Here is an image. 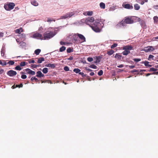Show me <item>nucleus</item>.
<instances>
[{
	"label": "nucleus",
	"instance_id": "obj_48",
	"mask_svg": "<svg viewBox=\"0 0 158 158\" xmlns=\"http://www.w3.org/2000/svg\"><path fill=\"white\" fill-rule=\"evenodd\" d=\"M87 60L89 62H91L93 60V59L92 57H88L87 58Z\"/></svg>",
	"mask_w": 158,
	"mask_h": 158
},
{
	"label": "nucleus",
	"instance_id": "obj_36",
	"mask_svg": "<svg viewBox=\"0 0 158 158\" xmlns=\"http://www.w3.org/2000/svg\"><path fill=\"white\" fill-rule=\"evenodd\" d=\"M7 64V63L6 62V61H5V60H2L1 65L2 66H5Z\"/></svg>",
	"mask_w": 158,
	"mask_h": 158
},
{
	"label": "nucleus",
	"instance_id": "obj_58",
	"mask_svg": "<svg viewBox=\"0 0 158 158\" xmlns=\"http://www.w3.org/2000/svg\"><path fill=\"white\" fill-rule=\"evenodd\" d=\"M41 83H46L47 82H48V83L49 81H43V80H41Z\"/></svg>",
	"mask_w": 158,
	"mask_h": 158
},
{
	"label": "nucleus",
	"instance_id": "obj_47",
	"mask_svg": "<svg viewBox=\"0 0 158 158\" xmlns=\"http://www.w3.org/2000/svg\"><path fill=\"white\" fill-rule=\"evenodd\" d=\"M27 77V76L25 74H23L21 76V78L23 79H25Z\"/></svg>",
	"mask_w": 158,
	"mask_h": 158
},
{
	"label": "nucleus",
	"instance_id": "obj_35",
	"mask_svg": "<svg viewBox=\"0 0 158 158\" xmlns=\"http://www.w3.org/2000/svg\"><path fill=\"white\" fill-rule=\"evenodd\" d=\"M43 73H46L48 72V69L47 68H44L42 70Z\"/></svg>",
	"mask_w": 158,
	"mask_h": 158
},
{
	"label": "nucleus",
	"instance_id": "obj_38",
	"mask_svg": "<svg viewBox=\"0 0 158 158\" xmlns=\"http://www.w3.org/2000/svg\"><path fill=\"white\" fill-rule=\"evenodd\" d=\"M26 65V63L25 61L21 62L20 64V66L21 67L24 66Z\"/></svg>",
	"mask_w": 158,
	"mask_h": 158
},
{
	"label": "nucleus",
	"instance_id": "obj_43",
	"mask_svg": "<svg viewBox=\"0 0 158 158\" xmlns=\"http://www.w3.org/2000/svg\"><path fill=\"white\" fill-rule=\"evenodd\" d=\"M133 60H134L136 62H137L139 61H140L141 60V59L139 58H134L133 59Z\"/></svg>",
	"mask_w": 158,
	"mask_h": 158
},
{
	"label": "nucleus",
	"instance_id": "obj_44",
	"mask_svg": "<svg viewBox=\"0 0 158 158\" xmlns=\"http://www.w3.org/2000/svg\"><path fill=\"white\" fill-rule=\"evenodd\" d=\"M23 86V84L22 83H21L19 85H16V87L21 88Z\"/></svg>",
	"mask_w": 158,
	"mask_h": 158
},
{
	"label": "nucleus",
	"instance_id": "obj_12",
	"mask_svg": "<svg viewBox=\"0 0 158 158\" xmlns=\"http://www.w3.org/2000/svg\"><path fill=\"white\" fill-rule=\"evenodd\" d=\"M78 37L81 40V42H85L86 41V39L84 36L82 34L78 33Z\"/></svg>",
	"mask_w": 158,
	"mask_h": 158
},
{
	"label": "nucleus",
	"instance_id": "obj_13",
	"mask_svg": "<svg viewBox=\"0 0 158 158\" xmlns=\"http://www.w3.org/2000/svg\"><path fill=\"white\" fill-rule=\"evenodd\" d=\"M37 75L36 77H43L44 75L40 71H38L36 72Z\"/></svg>",
	"mask_w": 158,
	"mask_h": 158
},
{
	"label": "nucleus",
	"instance_id": "obj_22",
	"mask_svg": "<svg viewBox=\"0 0 158 158\" xmlns=\"http://www.w3.org/2000/svg\"><path fill=\"white\" fill-rule=\"evenodd\" d=\"M114 52V51L112 50H110V51H108L107 52V54L109 56H110L113 54Z\"/></svg>",
	"mask_w": 158,
	"mask_h": 158
},
{
	"label": "nucleus",
	"instance_id": "obj_6",
	"mask_svg": "<svg viewBox=\"0 0 158 158\" xmlns=\"http://www.w3.org/2000/svg\"><path fill=\"white\" fill-rule=\"evenodd\" d=\"M75 13L73 12H70L66 13L65 15L60 17L61 19H65L68 18H70L74 15Z\"/></svg>",
	"mask_w": 158,
	"mask_h": 158
},
{
	"label": "nucleus",
	"instance_id": "obj_49",
	"mask_svg": "<svg viewBox=\"0 0 158 158\" xmlns=\"http://www.w3.org/2000/svg\"><path fill=\"white\" fill-rule=\"evenodd\" d=\"M64 69L65 71H68L69 70V67L68 66H66L64 67Z\"/></svg>",
	"mask_w": 158,
	"mask_h": 158
},
{
	"label": "nucleus",
	"instance_id": "obj_61",
	"mask_svg": "<svg viewBox=\"0 0 158 158\" xmlns=\"http://www.w3.org/2000/svg\"><path fill=\"white\" fill-rule=\"evenodd\" d=\"M135 65H131L129 66V67L131 69H132L135 68Z\"/></svg>",
	"mask_w": 158,
	"mask_h": 158
},
{
	"label": "nucleus",
	"instance_id": "obj_39",
	"mask_svg": "<svg viewBox=\"0 0 158 158\" xmlns=\"http://www.w3.org/2000/svg\"><path fill=\"white\" fill-rule=\"evenodd\" d=\"M89 67L90 68L94 69H96L97 68V67L96 65L93 64L90 65L89 66Z\"/></svg>",
	"mask_w": 158,
	"mask_h": 158
},
{
	"label": "nucleus",
	"instance_id": "obj_30",
	"mask_svg": "<svg viewBox=\"0 0 158 158\" xmlns=\"http://www.w3.org/2000/svg\"><path fill=\"white\" fill-rule=\"evenodd\" d=\"M157 70L158 69H155L154 68H151L149 70H148V71L150 72L151 71L156 72Z\"/></svg>",
	"mask_w": 158,
	"mask_h": 158
},
{
	"label": "nucleus",
	"instance_id": "obj_42",
	"mask_svg": "<svg viewBox=\"0 0 158 158\" xmlns=\"http://www.w3.org/2000/svg\"><path fill=\"white\" fill-rule=\"evenodd\" d=\"M25 71L27 72V73H28V74H30L31 71V69H29L27 68L26 69Z\"/></svg>",
	"mask_w": 158,
	"mask_h": 158
},
{
	"label": "nucleus",
	"instance_id": "obj_53",
	"mask_svg": "<svg viewBox=\"0 0 158 158\" xmlns=\"http://www.w3.org/2000/svg\"><path fill=\"white\" fill-rule=\"evenodd\" d=\"M100 60L99 59V58L97 57V58H96V60L95 61V63H99L100 62Z\"/></svg>",
	"mask_w": 158,
	"mask_h": 158
},
{
	"label": "nucleus",
	"instance_id": "obj_18",
	"mask_svg": "<svg viewBox=\"0 0 158 158\" xmlns=\"http://www.w3.org/2000/svg\"><path fill=\"white\" fill-rule=\"evenodd\" d=\"M142 63L144 64V65L146 67H151L152 66V65L149 64H148L149 62L148 61H143Z\"/></svg>",
	"mask_w": 158,
	"mask_h": 158
},
{
	"label": "nucleus",
	"instance_id": "obj_45",
	"mask_svg": "<svg viewBox=\"0 0 158 158\" xmlns=\"http://www.w3.org/2000/svg\"><path fill=\"white\" fill-rule=\"evenodd\" d=\"M139 70H136V69H134L133 70H132L131 71V73H133L135 72H139Z\"/></svg>",
	"mask_w": 158,
	"mask_h": 158
},
{
	"label": "nucleus",
	"instance_id": "obj_9",
	"mask_svg": "<svg viewBox=\"0 0 158 158\" xmlns=\"http://www.w3.org/2000/svg\"><path fill=\"white\" fill-rule=\"evenodd\" d=\"M126 2H124L122 4V6L124 8L128 9H132L133 7L131 5L129 4H126Z\"/></svg>",
	"mask_w": 158,
	"mask_h": 158
},
{
	"label": "nucleus",
	"instance_id": "obj_19",
	"mask_svg": "<svg viewBox=\"0 0 158 158\" xmlns=\"http://www.w3.org/2000/svg\"><path fill=\"white\" fill-rule=\"evenodd\" d=\"M46 66L48 67H51L52 69H54L55 67V65L54 64H46Z\"/></svg>",
	"mask_w": 158,
	"mask_h": 158
},
{
	"label": "nucleus",
	"instance_id": "obj_31",
	"mask_svg": "<svg viewBox=\"0 0 158 158\" xmlns=\"http://www.w3.org/2000/svg\"><path fill=\"white\" fill-rule=\"evenodd\" d=\"M73 71L75 72L76 73H79L81 71V70L77 68V69H74Z\"/></svg>",
	"mask_w": 158,
	"mask_h": 158
},
{
	"label": "nucleus",
	"instance_id": "obj_24",
	"mask_svg": "<svg viewBox=\"0 0 158 158\" xmlns=\"http://www.w3.org/2000/svg\"><path fill=\"white\" fill-rule=\"evenodd\" d=\"M19 44L20 46L22 47L25 46L26 45V43L23 41H21L19 42Z\"/></svg>",
	"mask_w": 158,
	"mask_h": 158
},
{
	"label": "nucleus",
	"instance_id": "obj_41",
	"mask_svg": "<svg viewBox=\"0 0 158 158\" xmlns=\"http://www.w3.org/2000/svg\"><path fill=\"white\" fill-rule=\"evenodd\" d=\"M118 45V44H117L116 43H114L113 45L111 46L110 48H115Z\"/></svg>",
	"mask_w": 158,
	"mask_h": 158
},
{
	"label": "nucleus",
	"instance_id": "obj_29",
	"mask_svg": "<svg viewBox=\"0 0 158 158\" xmlns=\"http://www.w3.org/2000/svg\"><path fill=\"white\" fill-rule=\"evenodd\" d=\"M66 49V47L64 46H62L61 47L59 50V51L60 52H62Z\"/></svg>",
	"mask_w": 158,
	"mask_h": 158
},
{
	"label": "nucleus",
	"instance_id": "obj_37",
	"mask_svg": "<svg viewBox=\"0 0 158 158\" xmlns=\"http://www.w3.org/2000/svg\"><path fill=\"white\" fill-rule=\"evenodd\" d=\"M47 21L48 22H50L52 21H55V20H54V19L53 18H47Z\"/></svg>",
	"mask_w": 158,
	"mask_h": 158
},
{
	"label": "nucleus",
	"instance_id": "obj_51",
	"mask_svg": "<svg viewBox=\"0 0 158 158\" xmlns=\"http://www.w3.org/2000/svg\"><path fill=\"white\" fill-rule=\"evenodd\" d=\"M136 21L138 22H140L141 21V19L139 18H138L137 17H135V19Z\"/></svg>",
	"mask_w": 158,
	"mask_h": 158
},
{
	"label": "nucleus",
	"instance_id": "obj_33",
	"mask_svg": "<svg viewBox=\"0 0 158 158\" xmlns=\"http://www.w3.org/2000/svg\"><path fill=\"white\" fill-rule=\"evenodd\" d=\"M14 64L15 62L14 60H10L7 63V64L10 65H13Z\"/></svg>",
	"mask_w": 158,
	"mask_h": 158
},
{
	"label": "nucleus",
	"instance_id": "obj_1",
	"mask_svg": "<svg viewBox=\"0 0 158 158\" xmlns=\"http://www.w3.org/2000/svg\"><path fill=\"white\" fill-rule=\"evenodd\" d=\"M134 23V19L131 17L127 16L125 17L123 20L118 23L116 26V27L118 28L122 26H124L125 23L128 24H132Z\"/></svg>",
	"mask_w": 158,
	"mask_h": 158
},
{
	"label": "nucleus",
	"instance_id": "obj_17",
	"mask_svg": "<svg viewBox=\"0 0 158 158\" xmlns=\"http://www.w3.org/2000/svg\"><path fill=\"white\" fill-rule=\"evenodd\" d=\"M122 56L119 53H116L115 54V58L117 60L120 59L121 58Z\"/></svg>",
	"mask_w": 158,
	"mask_h": 158
},
{
	"label": "nucleus",
	"instance_id": "obj_5",
	"mask_svg": "<svg viewBox=\"0 0 158 158\" xmlns=\"http://www.w3.org/2000/svg\"><path fill=\"white\" fill-rule=\"evenodd\" d=\"M15 6V4L14 3L9 2L8 4H5L4 7L6 10L10 11L13 9Z\"/></svg>",
	"mask_w": 158,
	"mask_h": 158
},
{
	"label": "nucleus",
	"instance_id": "obj_63",
	"mask_svg": "<svg viewBox=\"0 0 158 158\" xmlns=\"http://www.w3.org/2000/svg\"><path fill=\"white\" fill-rule=\"evenodd\" d=\"M152 74H156L158 75V72H153L152 73Z\"/></svg>",
	"mask_w": 158,
	"mask_h": 158
},
{
	"label": "nucleus",
	"instance_id": "obj_50",
	"mask_svg": "<svg viewBox=\"0 0 158 158\" xmlns=\"http://www.w3.org/2000/svg\"><path fill=\"white\" fill-rule=\"evenodd\" d=\"M1 53L2 54V56H4V52L3 50L2 49L1 51Z\"/></svg>",
	"mask_w": 158,
	"mask_h": 158
},
{
	"label": "nucleus",
	"instance_id": "obj_54",
	"mask_svg": "<svg viewBox=\"0 0 158 158\" xmlns=\"http://www.w3.org/2000/svg\"><path fill=\"white\" fill-rule=\"evenodd\" d=\"M93 13L92 11L91 12H88L87 13V15H92Z\"/></svg>",
	"mask_w": 158,
	"mask_h": 158
},
{
	"label": "nucleus",
	"instance_id": "obj_55",
	"mask_svg": "<svg viewBox=\"0 0 158 158\" xmlns=\"http://www.w3.org/2000/svg\"><path fill=\"white\" fill-rule=\"evenodd\" d=\"M4 72V70L2 69H0V74Z\"/></svg>",
	"mask_w": 158,
	"mask_h": 158
},
{
	"label": "nucleus",
	"instance_id": "obj_26",
	"mask_svg": "<svg viewBox=\"0 0 158 158\" xmlns=\"http://www.w3.org/2000/svg\"><path fill=\"white\" fill-rule=\"evenodd\" d=\"M31 80L32 81L33 80H35V81L36 82H39V83H40L39 82V80L37 78L35 77H32L31 79Z\"/></svg>",
	"mask_w": 158,
	"mask_h": 158
},
{
	"label": "nucleus",
	"instance_id": "obj_15",
	"mask_svg": "<svg viewBox=\"0 0 158 158\" xmlns=\"http://www.w3.org/2000/svg\"><path fill=\"white\" fill-rule=\"evenodd\" d=\"M31 3L32 5L35 6H37L39 5L38 2L35 0H31Z\"/></svg>",
	"mask_w": 158,
	"mask_h": 158
},
{
	"label": "nucleus",
	"instance_id": "obj_40",
	"mask_svg": "<svg viewBox=\"0 0 158 158\" xmlns=\"http://www.w3.org/2000/svg\"><path fill=\"white\" fill-rule=\"evenodd\" d=\"M103 73V71L102 70H100V71L98 73V75L99 76H102Z\"/></svg>",
	"mask_w": 158,
	"mask_h": 158
},
{
	"label": "nucleus",
	"instance_id": "obj_16",
	"mask_svg": "<svg viewBox=\"0 0 158 158\" xmlns=\"http://www.w3.org/2000/svg\"><path fill=\"white\" fill-rule=\"evenodd\" d=\"M23 31V30L22 27H20L18 29H16L15 31V32L16 33L20 34L21 32Z\"/></svg>",
	"mask_w": 158,
	"mask_h": 158
},
{
	"label": "nucleus",
	"instance_id": "obj_10",
	"mask_svg": "<svg viewBox=\"0 0 158 158\" xmlns=\"http://www.w3.org/2000/svg\"><path fill=\"white\" fill-rule=\"evenodd\" d=\"M94 20V18L92 17H89L85 20V23L87 24H89L90 23L93 22Z\"/></svg>",
	"mask_w": 158,
	"mask_h": 158
},
{
	"label": "nucleus",
	"instance_id": "obj_28",
	"mask_svg": "<svg viewBox=\"0 0 158 158\" xmlns=\"http://www.w3.org/2000/svg\"><path fill=\"white\" fill-rule=\"evenodd\" d=\"M73 51V49L71 48H69L67 49V52L68 53L72 52Z\"/></svg>",
	"mask_w": 158,
	"mask_h": 158
},
{
	"label": "nucleus",
	"instance_id": "obj_8",
	"mask_svg": "<svg viewBox=\"0 0 158 158\" xmlns=\"http://www.w3.org/2000/svg\"><path fill=\"white\" fill-rule=\"evenodd\" d=\"M154 49H155L153 46H149L145 47L143 50L145 52H149L152 51Z\"/></svg>",
	"mask_w": 158,
	"mask_h": 158
},
{
	"label": "nucleus",
	"instance_id": "obj_60",
	"mask_svg": "<svg viewBox=\"0 0 158 158\" xmlns=\"http://www.w3.org/2000/svg\"><path fill=\"white\" fill-rule=\"evenodd\" d=\"M4 33L3 32H0V38L2 37L3 36Z\"/></svg>",
	"mask_w": 158,
	"mask_h": 158
},
{
	"label": "nucleus",
	"instance_id": "obj_20",
	"mask_svg": "<svg viewBox=\"0 0 158 158\" xmlns=\"http://www.w3.org/2000/svg\"><path fill=\"white\" fill-rule=\"evenodd\" d=\"M44 60V59L43 57L40 58L38 59L37 63L39 64H40Z\"/></svg>",
	"mask_w": 158,
	"mask_h": 158
},
{
	"label": "nucleus",
	"instance_id": "obj_7",
	"mask_svg": "<svg viewBox=\"0 0 158 158\" xmlns=\"http://www.w3.org/2000/svg\"><path fill=\"white\" fill-rule=\"evenodd\" d=\"M33 38L37 39H39L41 40H44L43 36L41 34L38 33L36 32L33 35Z\"/></svg>",
	"mask_w": 158,
	"mask_h": 158
},
{
	"label": "nucleus",
	"instance_id": "obj_4",
	"mask_svg": "<svg viewBox=\"0 0 158 158\" xmlns=\"http://www.w3.org/2000/svg\"><path fill=\"white\" fill-rule=\"evenodd\" d=\"M133 47L131 45H127L124 46L123 49L124 50L122 52L123 55L126 56L130 53V51L133 49Z\"/></svg>",
	"mask_w": 158,
	"mask_h": 158
},
{
	"label": "nucleus",
	"instance_id": "obj_3",
	"mask_svg": "<svg viewBox=\"0 0 158 158\" xmlns=\"http://www.w3.org/2000/svg\"><path fill=\"white\" fill-rule=\"evenodd\" d=\"M100 25L101 23L99 22H95L90 26L93 31L98 32L101 31Z\"/></svg>",
	"mask_w": 158,
	"mask_h": 158
},
{
	"label": "nucleus",
	"instance_id": "obj_57",
	"mask_svg": "<svg viewBox=\"0 0 158 158\" xmlns=\"http://www.w3.org/2000/svg\"><path fill=\"white\" fill-rule=\"evenodd\" d=\"M60 44L61 45H65L66 44V43L64 42L61 41L60 42Z\"/></svg>",
	"mask_w": 158,
	"mask_h": 158
},
{
	"label": "nucleus",
	"instance_id": "obj_21",
	"mask_svg": "<svg viewBox=\"0 0 158 158\" xmlns=\"http://www.w3.org/2000/svg\"><path fill=\"white\" fill-rule=\"evenodd\" d=\"M99 5L101 8L103 9H104L105 8V4L103 2H101Z\"/></svg>",
	"mask_w": 158,
	"mask_h": 158
},
{
	"label": "nucleus",
	"instance_id": "obj_11",
	"mask_svg": "<svg viewBox=\"0 0 158 158\" xmlns=\"http://www.w3.org/2000/svg\"><path fill=\"white\" fill-rule=\"evenodd\" d=\"M7 74L10 77H13L17 74V72L14 70H10L7 72Z\"/></svg>",
	"mask_w": 158,
	"mask_h": 158
},
{
	"label": "nucleus",
	"instance_id": "obj_2",
	"mask_svg": "<svg viewBox=\"0 0 158 158\" xmlns=\"http://www.w3.org/2000/svg\"><path fill=\"white\" fill-rule=\"evenodd\" d=\"M56 33L51 31H48L45 32L44 34L43 39L44 40H48L56 35Z\"/></svg>",
	"mask_w": 158,
	"mask_h": 158
},
{
	"label": "nucleus",
	"instance_id": "obj_23",
	"mask_svg": "<svg viewBox=\"0 0 158 158\" xmlns=\"http://www.w3.org/2000/svg\"><path fill=\"white\" fill-rule=\"evenodd\" d=\"M154 22V23H158V17L157 16H155L153 17Z\"/></svg>",
	"mask_w": 158,
	"mask_h": 158
},
{
	"label": "nucleus",
	"instance_id": "obj_46",
	"mask_svg": "<svg viewBox=\"0 0 158 158\" xmlns=\"http://www.w3.org/2000/svg\"><path fill=\"white\" fill-rule=\"evenodd\" d=\"M39 65H35V64H32L31 65V67L34 68H36L37 67H39Z\"/></svg>",
	"mask_w": 158,
	"mask_h": 158
},
{
	"label": "nucleus",
	"instance_id": "obj_32",
	"mask_svg": "<svg viewBox=\"0 0 158 158\" xmlns=\"http://www.w3.org/2000/svg\"><path fill=\"white\" fill-rule=\"evenodd\" d=\"M154 57V56L150 54L149 55L148 60H151V59H152V60H153V57Z\"/></svg>",
	"mask_w": 158,
	"mask_h": 158
},
{
	"label": "nucleus",
	"instance_id": "obj_52",
	"mask_svg": "<svg viewBox=\"0 0 158 158\" xmlns=\"http://www.w3.org/2000/svg\"><path fill=\"white\" fill-rule=\"evenodd\" d=\"M35 74V72L31 70V71L30 74H31L32 75H34Z\"/></svg>",
	"mask_w": 158,
	"mask_h": 158
},
{
	"label": "nucleus",
	"instance_id": "obj_64",
	"mask_svg": "<svg viewBox=\"0 0 158 158\" xmlns=\"http://www.w3.org/2000/svg\"><path fill=\"white\" fill-rule=\"evenodd\" d=\"M94 72H91L90 73V75L91 76H93L94 75Z\"/></svg>",
	"mask_w": 158,
	"mask_h": 158
},
{
	"label": "nucleus",
	"instance_id": "obj_59",
	"mask_svg": "<svg viewBox=\"0 0 158 158\" xmlns=\"http://www.w3.org/2000/svg\"><path fill=\"white\" fill-rule=\"evenodd\" d=\"M123 66H124V65L123 64H120V65H119L117 67L118 68H121L123 67Z\"/></svg>",
	"mask_w": 158,
	"mask_h": 158
},
{
	"label": "nucleus",
	"instance_id": "obj_14",
	"mask_svg": "<svg viewBox=\"0 0 158 158\" xmlns=\"http://www.w3.org/2000/svg\"><path fill=\"white\" fill-rule=\"evenodd\" d=\"M78 33L74 34L73 36V40L75 42H77L78 41Z\"/></svg>",
	"mask_w": 158,
	"mask_h": 158
},
{
	"label": "nucleus",
	"instance_id": "obj_62",
	"mask_svg": "<svg viewBox=\"0 0 158 158\" xmlns=\"http://www.w3.org/2000/svg\"><path fill=\"white\" fill-rule=\"evenodd\" d=\"M29 63H35V60H31L29 61Z\"/></svg>",
	"mask_w": 158,
	"mask_h": 158
},
{
	"label": "nucleus",
	"instance_id": "obj_34",
	"mask_svg": "<svg viewBox=\"0 0 158 158\" xmlns=\"http://www.w3.org/2000/svg\"><path fill=\"white\" fill-rule=\"evenodd\" d=\"M15 69L16 70L20 71L22 70V68L20 67V66H17L15 68Z\"/></svg>",
	"mask_w": 158,
	"mask_h": 158
},
{
	"label": "nucleus",
	"instance_id": "obj_27",
	"mask_svg": "<svg viewBox=\"0 0 158 158\" xmlns=\"http://www.w3.org/2000/svg\"><path fill=\"white\" fill-rule=\"evenodd\" d=\"M41 52V50L39 49H36L35 51V53L36 55H38Z\"/></svg>",
	"mask_w": 158,
	"mask_h": 158
},
{
	"label": "nucleus",
	"instance_id": "obj_56",
	"mask_svg": "<svg viewBox=\"0 0 158 158\" xmlns=\"http://www.w3.org/2000/svg\"><path fill=\"white\" fill-rule=\"evenodd\" d=\"M73 59V57H72V56H70L69 58H68V60H72Z\"/></svg>",
	"mask_w": 158,
	"mask_h": 158
},
{
	"label": "nucleus",
	"instance_id": "obj_25",
	"mask_svg": "<svg viewBox=\"0 0 158 158\" xmlns=\"http://www.w3.org/2000/svg\"><path fill=\"white\" fill-rule=\"evenodd\" d=\"M134 7L135 9L136 10H138L140 8V6L138 4H135Z\"/></svg>",
	"mask_w": 158,
	"mask_h": 158
}]
</instances>
